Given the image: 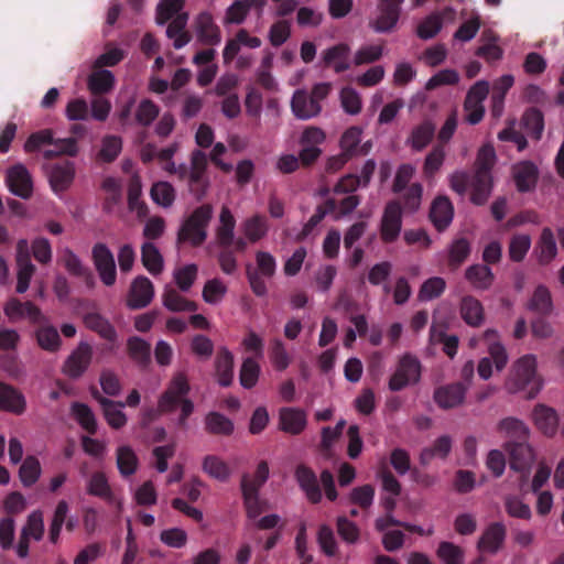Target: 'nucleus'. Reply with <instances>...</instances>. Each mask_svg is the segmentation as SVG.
I'll return each instance as SVG.
<instances>
[{
  "mask_svg": "<svg viewBox=\"0 0 564 564\" xmlns=\"http://www.w3.org/2000/svg\"><path fill=\"white\" fill-rule=\"evenodd\" d=\"M496 162L495 149L484 145L477 155L475 174L469 175L465 171H455L448 175L449 187L460 196L467 192L470 202L475 205H484L491 195L494 180L491 169Z\"/></svg>",
  "mask_w": 564,
  "mask_h": 564,
  "instance_id": "1",
  "label": "nucleus"
},
{
  "mask_svg": "<svg viewBox=\"0 0 564 564\" xmlns=\"http://www.w3.org/2000/svg\"><path fill=\"white\" fill-rule=\"evenodd\" d=\"M505 387L510 393L524 392L527 399H534L544 387V380L538 372V357L534 354H525L516 359Z\"/></svg>",
  "mask_w": 564,
  "mask_h": 564,
  "instance_id": "2",
  "label": "nucleus"
},
{
  "mask_svg": "<svg viewBox=\"0 0 564 564\" xmlns=\"http://www.w3.org/2000/svg\"><path fill=\"white\" fill-rule=\"evenodd\" d=\"M482 336L488 343L489 357H484L479 360L477 372L482 380H488L492 377L494 369L498 372L505 369L508 364L509 356L505 346L499 341L497 330L487 329Z\"/></svg>",
  "mask_w": 564,
  "mask_h": 564,
  "instance_id": "3",
  "label": "nucleus"
},
{
  "mask_svg": "<svg viewBox=\"0 0 564 564\" xmlns=\"http://www.w3.org/2000/svg\"><path fill=\"white\" fill-rule=\"evenodd\" d=\"M262 44L260 37L251 35L246 29H239L234 37L229 39L223 50V59L225 64L231 63L237 58V67L248 68L252 65L253 59L251 56L239 55L242 47L250 50L259 48Z\"/></svg>",
  "mask_w": 564,
  "mask_h": 564,
  "instance_id": "4",
  "label": "nucleus"
},
{
  "mask_svg": "<svg viewBox=\"0 0 564 564\" xmlns=\"http://www.w3.org/2000/svg\"><path fill=\"white\" fill-rule=\"evenodd\" d=\"M212 216L213 207L210 205H203L196 208L184 223L180 232V238L193 246L202 245L207 237L206 228Z\"/></svg>",
  "mask_w": 564,
  "mask_h": 564,
  "instance_id": "5",
  "label": "nucleus"
},
{
  "mask_svg": "<svg viewBox=\"0 0 564 564\" xmlns=\"http://www.w3.org/2000/svg\"><path fill=\"white\" fill-rule=\"evenodd\" d=\"M191 387L187 376L177 371L171 378L166 390L158 401L159 411L162 413L173 412L183 400L187 398Z\"/></svg>",
  "mask_w": 564,
  "mask_h": 564,
  "instance_id": "6",
  "label": "nucleus"
},
{
  "mask_svg": "<svg viewBox=\"0 0 564 564\" xmlns=\"http://www.w3.org/2000/svg\"><path fill=\"white\" fill-rule=\"evenodd\" d=\"M182 170V181L187 182L192 192L204 194L208 186L207 156L200 150H195L191 154L189 165L184 164Z\"/></svg>",
  "mask_w": 564,
  "mask_h": 564,
  "instance_id": "7",
  "label": "nucleus"
},
{
  "mask_svg": "<svg viewBox=\"0 0 564 564\" xmlns=\"http://www.w3.org/2000/svg\"><path fill=\"white\" fill-rule=\"evenodd\" d=\"M421 378V362L412 355H404L400 358L398 366L390 377L389 389L400 391L409 386L415 384Z\"/></svg>",
  "mask_w": 564,
  "mask_h": 564,
  "instance_id": "8",
  "label": "nucleus"
},
{
  "mask_svg": "<svg viewBox=\"0 0 564 564\" xmlns=\"http://www.w3.org/2000/svg\"><path fill=\"white\" fill-rule=\"evenodd\" d=\"M326 140L325 131L315 126L306 127L300 135L299 143L301 145L300 159L305 165L315 162L322 154L321 145Z\"/></svg>",
  "mask_w": 564,
  "mask_h": 564,
  "instance_id": "9",
  "label": "nucleus"
},
{
  "mask_svg": "<svg viewBox=\"0 0 564 564\" xmlns=\"http://www.w3.org/2000/svg\"><path fill=\"white\" fill-rule=\"evenodd\" d=\"M489 94V83L486 80H478L475 83L467 93L464 111L465 120L469 124H477L480 122L485 115L484 100Z\"/></svg>",
  "mask_w": 564,
  "mask_h": 564,
  "instance_id": "10",
  "label": "nucleus"
},
{
  "mask_svg": "<svg viewBox=\"0 0 564 564\" xmlns=\"http://www.w3.org/2000/svg\"><path fill=\"white\" fill-rule=\"evenodd\" d=\"M402 229V208L399 202L387 203L380 220V237L383 242H393Z\"/></svg>",
  "mask_w": 564,
  "mask_h": 564,
  "instance_id": "11",
  "label": "nucleus"
},
{
  "mask_svg": "<svg viewBox=\"0 0 564 564\" xmlns=\"http://www.w3.org/2000/svg\"><path fill=\"white\" fill-rule=\"evenodd\" d=\"M93 261L100 281L106 286H112L117 281L115 258L110 249L104 243L93 248Z\"/></svg>",
  "mask_w": 564,
  "mask_h": 564,
  "instance_id": "12",
  "label": "nucleus"
},
{
  "mask_svg": "<svg viewBox=\"0 0 564 564\" xmlns=\"http://www.w3.org/2000/svg\"><path fill=\"white\" fill-rule=\"evenodd\" d=\"M17 292L24 293L30 286V281L35 272V265L32 263L29 253V242L26 239H20L17 243Z\"/></svg>",
  "mask_w": 564,
  "mask_h": 564,
  "instance_id": "13",
  "label": "nucleus"
},
{
  "mask_svg": "<svg viewBox=\"0 0 564 564\" xmlns=\"http://www.w3.org/2000/svg\"><path fill=\"white\" fill-rule=\"evenodd\" d=\"M154 285L144 275L134 278L127 296V306L132 310L147 307L154 299Z\"/></svg>",
  "mask_w": 564,
  "mask_h": 564,
  "instance_id": "14",
  "label": "nucleus"
},
{
  "mask_svg": "<svg viewBox=\"0 0 564 564\" xmlns=\"http://www.w3.org/2000/svg\"><path fill=\"white\" fill-rule=\"evenodd\" d=\"M91 358V346L82 341L67 357L63 366V372L70 378H79L88 369Z\"/></svg>",
  "mask_w": 564,
  "mask_h": 564,
  "instance_id": "15",
  "label": "nucleus"
},
{
  "mask_svg": "<svg viewBox=\"0 0 564 564\" xmlns=\"http://www.w3.org/2000/svg\"><path fill=\"white\" fill-rule=\"evenodd\" d=\"M87 492L91 496L104 499L111 506H115L119 512L123 509L122 497L117 496L112 491L107 476L101 471L94 473L88 478Z\"/></svg>",
  "mask_w": 564,
  "mask_h": 564,
  "instance_id": "16",
  "label": "nucleus"
},
{
  "mask_svg": "<svg viewBox=\"0 0 564 564\" xmlns=\"http://www.w3.org/2000/svg\"><path fill=\"white\" fill-rule=\"evenodd\" d=\"M505 448L509 453L510 467L514 470H528L535 460V452L527 441H508Z\"/></svg>",
  "mask_w": 564,
  "mask_h": 564,
  "instance_id": "17",
  "label": "nucleus"
},
{
  "mask_svg": "<svg viewBox=\"0 0 564 564\" xmlns=\"http://www.w3.org/2000/svg\"><path fill=\"white\" fill-rule=\"evenodd\" d=\"M194 30L197 39L207 45H218L221 42V31L215 23L212 13L200 12L194 20Z\"/></svg>",
  "mask_w": 564,
  "mask_h": 564,
  "instance_id": "18",
  "label": "nucleus"
},
{
  "mask_svg": "<svg viewBox=\"0 0 564 564\" xmlns=\"http://www.w3.org/2000/svg\"><path fill=\"white\" fill-rule=\"evenodd\" d=\"M278 425L284 433L299 435L307 425L306 412L299 408H282L279 411Z\"/></svg>",
  "mask_w": 564,
  "mask_h": 564,
  "instance_id": "19",
  "label": "nucleus"
},
{
  "mask_svg": "<svg viewBox=\"0 0 564 564\" xmlns=\"http://www.w3.org/2000/svg\"><path fill=\"white\" fill-rule=\"evenodd\" d=\"M532 421L545 436L553 437L557 433L560 417L555 409L539 403L533 408Z\"/></svg>",
  "mask_w": 564,
  "mask_h": 564,
  "instance_id": "20",
  "label": "nucleus"
},
{
  "mask_svg": "<svg viewBox=\"0 0 564 564\" xmlns=\"http://www.w3.org/2000/svg\"><path fill=\"white\" fill-rule=\"evenodd\" d=\"M7 184L12 194L29 198L32 194V178L29 171L22 164L14 165L7 172Z\"/></svg>",
  "mask_w": 564,
  "mask_h": 564,
  "instance_id": "21",
  "label": "nucleus"
},
{
  "mask_svg": "<svg viewBox=\"0 0 564 564\" xmlns=\"http://www.w3.org/2000/svg\"><path fill=\"white\" fill-rule=\"evenodd\" d=\"M291 109L297 119L307 120L318 116L322 106L312 95L310 96L305 90L299 89L293 94Z\"/></svg>",
  "mask_w": 564,
  "mask_h": 564,
  "instance_id": "22",
  "label": "nucleus"
},
{
  "mask_svg": "<svg viewBox=\"0 0 564 564\" xmlns=\"http://www.w3.org/2000/svg\"><path fill=\"white\" fill-rule=\"evenodd\" d=\"M467 391L465 383H451L434 392V401L442 409H453L463 404Z\"/></svg>",
  "mask_w": 564,
  "mask_h": 564,
  "instance_id": "23",
  "label": "nucleus"
},
{
  "mask_svg": "<svg viewBox=\"0 0 564 564\" xmlns=\"http://www.w3.org/2000/svg\"><path fill=\"white\" fill-rule=\"evenodd\" d=\"M533 254L541 265L550 264L557 256V245L553 231L545 227L542 229L535 243Z\"/></svg>",
  "mask_w": 564,
  "mask_h": 564,
  "instance_id": "24",
  "label": "nucleus"
},
{
  "mask_svg": "<svg viewBox=\"0 0 564 564\" xmlns=\"http://www.w3.org/2000/svg\"><path fill=\"white\" fill-rule=\"evenodd\" d=\"M269 228V220L262 214H253L245 218L240 224L241 234L250 243H256L265 238Z\"/></svg>",
  "mask_w": 564,
  "mask_h": 564,
  "instance_id": "25",
  "label": "nucleus"
},
{
  "mask_svg": "<svg viewBox=\"0 0 564 564\" xmlns=\"http://www.w3.org/2000/svg\"><path fill=\"white\" fill-rule=\"evenodd\" d=\"M538 169L528 161L519 162L512 167V177L519 192L525 193L534 189L538 182Z\"/></svg>",
  "mask_w": 564,
  "mask_h": 564,
  "instance_id": "26",
  "label": "nucleus"
},
{
  "mask_svg": "<svg viewBox=\"0 0 564 564\" xmlns=\"http://www.w3.org/2000/svg\"><path fill=\"white\" fill-rule=\"evenodd\" d=\"M75 176L73 162L57 163L51 166L48 172L50 184L55 193L64 192L70 186Z\"/></svg>",
  "mask_w": 564,
  "mask_h": 564,
  "instance_id": "27",
  "label": "nucleus"
},
{
  "mask_svg": "<svg viewBox=\"0 0 564 564\" xmlns=\"http://www.w3.org/2000/svg\"><path fill=\"white\" fill-rule=\"evenodd\" d=\"M454 217V207L446 196H437L431 206L430 218L437 230L449 226Z\"/></svg>",
  "mask_w": 564,
  "mask_h": 564,
  "instance_id": "28",
  "label": "nucleus"
},
{
  "mask_svg": "<svg viewBox=\"0 0 564 564\" xmlns=\"http://www.w3.org/2000/svg\"><path fill=\"white\" fill-rule=\"evenodd\" d=\"M215 376L223 387L231 384L234 379V355L227 347H219L215 358Z\"/></svg>",
  "mask_w": 564,
  "mask_h": 564,
  "instance_id": "29",
  "label": "nucleus"
},
{
  "mask_svg": "<svg viewBox=\"0 0 564 564\" xmlns=\"http://www.w3.org/2000/svg\"><path fill=\"white\" fill-rule=\"evenodd\" d=\"M506 538V528L502 523L490 524L481 534L477 547L480 552L496 553Z\"/></svg>",
  "mask_w": 564,
  "mask_h": 564,
  "instance_id": "30",
  "label": "nucleus"
},
{
  "mask_svg": "<svg viewBox=\"0 0 564 564\" xmlns=\"http://www.w3.org/2000/svg\"><path fill=\"white\" fill-rule=\"evenodd\" d=\"M459 313L463 321L473 327L480 326L485 321V311L481 302L471 295L462 299Z\"/></svg>",
  "mask_w": 564,
  "mask_h": 564,
  "instance_id": "31",
  "label": "nucleus"
},
{
  "mask_svg": "<svg viewBox=\"0 0 564 564\" xmlns=\"http://www.w3.org/2000/svg\"><path fill=\"white\" fill-rule=\"evenodd\" d=\"M162 305L171 312H195L197 304L187 300L176 289L165 285L161 295Z\"/></svg>",
  "mask_w": 564,
  "mask_h": 564,
  "instance_id": "32",
  "label": "nucleus"
},
{
  "mask_svg": "<svg viewBox=\"0 0 564 564\" xmlns=\"http://www.w3.org/2000/svg\"><path fill=\"white\" fill-rule=\"evenodd\" d=\"M95 399L100 403L104 411V416L107 421V423L112 429H121L127 423V415L123 412L124 404L123 403H117L113 402L107 398H104L100 395L99 392H96Z\"/></svg>",
  "mask_w": 564,
  "mask_h": 564,
  "instance_id": "33",
  "label": "nucleus"
},
{
  "mask_svg": "<svg viewBox=\"0 0 564 564\" xmlns=\"http://www.w3.org/2000/svg\"><path fill=\"white\" fill-rule=\"evenodd\" d=\"M350 47L340 43L323 52L325 64L332 67L336 73H341L350 68L349 63Z\"/></svg>",
  "mask_w": 564,
  "mask_h": 564,
  "instance_id": "34",
  "label": "nucleus"
},
{
  "mask_svg": "<svg viewBox=\"0 0 564 564\" xmlns=\"http://www.w3.org/2000/svg\"><path fill=\"white\" fill-rule=\"evenodd\" d=\"M497 432L509 441H527L530 436L529 426L516 417H506L498 422Z\"/></svg>",
  "mask_w": 564,
  "mask_h": 564,
  "instance_id": "35",
  "label": "nucleus"
},
{
  "mask_svg": "<svg viewBox=\"0 0 564 564\" xmlns=\"http://www.w3.org/2000/svg\"><path fill=\"white\" fill-rule=\"evenodd\" d=\"M116 463L122 477L135 474L139 468L138 455L129 444H120L116 448Z\"/></svg>",
  "mask_w": 564,
  "mask_h": 564,
  "instance_id": "36",
  "label": "nucleus"
},
{
  "mask_svg": "<svg viewBox=\"0 0 564 564\" xmlns=\"http://www.w3.org/2000/svg\"><path fill=\"white\" fill-rule=\"evenodd\" d=\"M116 78L112 72L104 68H93L87 78V87L93 95L107 94L115 87Z\"/></svg>",
  "mask_w": 564,
  "mask_h": 564,
  "instance_id": "37",
  "label": "nucleus"
},
{
  "mask_svg": "<svg viewBox=\"0 0 564 564\" xmlns=\"http://www.w3.org/2000/svg\"><path fill=\"white\" fill-rule=\"evenodd\" d=\"M241 490L245 506L249 518H257L264 508V503L259 499L257 486L250 481L249 475H243L241 479Z\"/></svg>",
  "mask_w": 564,
  "mask_h": 564,
  "instance_id": "38",
  "label": "nucleus"
},
{
  "mask_svg": "<svg viewBox=\"0 0 564 564\" xmlns=\"http://www.w3.org/2000/svg\"><path fill=\"white\" fill-rule=\"evenodd\" d=\"M203 471L220 482L229 480L232 470L227 462L217 455H206L202 462Z\"/></svg>",
  "mask_w": 564,
  "mask_h": 564,
  "instance_id": "39",
  "label": "nucleus"
},
{
  "mask_svg": "<svg viewBox=\"0 0 564 564\" xmlns=\"http://www.w3.org/2000/svg\"><path fill=\"white\" fill-rule=\"evenodd\" d=\"M465 278L468 283L476 290H488L495 280L494 272L488 265L473 264L465 271Z\"/></svg>",
  "mask_w": 564,
  "mask_h": 564,
  "instance_id": "40",
  "label": "nucleus"
},
{
  "mask_svg": "<svg viewBox=\"0 0 564 564\" xmlns=\"http://www.w3.org/2000/svg\"><path fill=\"white\" fill-rule=\"evenodd\" d=\"M295 477L307 499L313 503L319 502L322 499V492L317 485L315 474L305 466H299L295 471Z\"/></svg>",
  "mask_w": 564,
  "mask_h": 564,
  "instance_id": "41",
  "label": "nucleus"
},
{
  "mask_svg": "<svg viewBox=\"0 0 564 564\" xmlns=\"http://www.w3.org/2000/svg\"><path fill=\"white\" fill-rule=\"evenodd\" d=\"M236 218L229 207L223 206L218 217L216 237L221 246L231 245L235 237Z\"/></svg>",
  "mask_w": 564,
  "mask_h": 564,
  "instance_id": "42",
  "label": "nucleus"
},
{
  "mask_svg": "<svg viewBox=\"0 0 564 564\" xmlns=\"http://www.w3.org/2000/svg\"><path fill=\"white\" fill-rule=\"evenodd\" d=\"M435 133V126L431 120H425L415 126L406 143L415 151H421L427 147Z\"/></svg>",
  "mask_w": 564,
  "mask_h": 564,
  "instance_id": "43",
  "label": "nucleus"
},
{
  "mask_svg": "<svg viewBox=\"0 0 564 564\" xmlns=\"http://www.w3.org/2000/svg\"><path fill=\"white\" fill-rule=\"evenodd\" d=\"M141 260L144 268L152 274L159 275L164 269V260L159 248L151 241L141 246Z\"/></svg>",
  "mask_w": 564,
  "mask_h": 564,
  "instance_id": "44",
  "label": "nucleus"
},
{
  "mask_svg": "<svg viewBox=\"0 0 564 564\" xmlns=\"http://www.w3.org/2000/svg\"><path fill=\"white\" fill-rule=\"evenodd\" d=\"M188 15L186 13L177 14L166 29V35L173 40V46L176 50L184 47L189 41L191 35L185 30Z\"/></svg>",
  "mask_w": 564,
  "mask_h": 564,
  "instance_id": "45",
  "label": "nucleus"
},
{
  "mask_svg": "<svg viewBox=\"0 0 564 564\" xmlns=\"http://www.w3.org/2000/svg\"><path fill=\"white\" fill-rule=\"evenodd\" d=\"M338 99L343 111L349 116H358L364 106L360 93L351 86L343 87L338 93Z\"/></svg>",
  "mask_w": 564,
  "mask_h": 564,
  "instance_id": "46",
  "label": "nucleus"
},
{
  "mask_svg": "<svg viewBox=\"0 0 564 564\" xmlns=\"http://www.w3.org/2000/svg\"><path fill=\"white\" fill-rule=\"evenodd\" d=\"M452 451V438L447 435L438 437L431 446L425 447L420 455L423 465L430 464L433 459H445Z\"/></svg>",
  "mask_w": 564,
  "mask_h": 564,
  "instance_id": "47",
  "label": "nucleus"
},
{
  "mask_svg": "<svg viewBox=\"0 0 564 564\" xmlns=\"http://www.w3.org/2000/svg\"><path fill=\"white\" fill-rule=\"evenodd\" d=\"M364 129L358 126L347 128L339 139V148L350 156L359 154L361 151V139Z\"/></svg>",
  "mask_w": 564,
  "mask_h": 564,
  "instance_id": "48",
  "label": "nucleus"
},
{
  "mask_svg": "<svg viewBox=\"0 0 564 564\" xmlns=\"http://www.w3.org/2000/svg\"><path fill=\"white\" fill-rule=\"evenodd\" d=\"M0 409L22 413L25 409V399L15 389L7 384H0Z\"/></svg>",
  "mask_w": 564,
  "mask_h": 564,
  "instance_id": "49",
  "label": "nucleus"
},
{
  "mask_svg": "<svg viewBox=\"0 0 564 564\" xmlns=\"http://www.w3.org/2000/svg\"><path fill=\"white\" fill-rule=\"evenodd\" d=\"M532 246V238L529 234L518 232L511 236L508 254L511 261L521 262L525 259Z\"/></svg>",
  "mask_w": 564,
  "mask_h": 564,
  "instance_id": "50",
  "label": "nucleus"
},
{
  "mask_svg": "<svg viewBox=\"0 0 564 564\" xmlns=\"http://www.w3.org/2000/svg\"><path fill=\"white\" fill-rule=\"evenodd\" d=\"M172 275L178 290L188 292L197 279L198 267L194 263L182 264L173 270Z\"/></svg>",
  "mask_w": 564,
  "mask_h": 564,
  "instance_id": "51",
  "label": "nucleus"
},
{
  "mask_svg": "<svg viewBox=\"0 0 564 564\" xmlns=\"http://www.w3.org/2000/svg\"><path fill=\"white\" fill-rule=\"evenodd\" d=\"M227 291V284L221 279L213 278L205 282L202 296L207 304L218 305L224 301Z\"/></svg>",
  "mask_w": 564,
  "mask_h": 564,
  "instance_id": "52",
  "label": "nucleus"
},
{
  "mask_svg": "<svg viewBox=\"0 0 564 564\" xmlns=\"http://www.w3.org/2000/svg\"><path fill=\"white\" fill-rule=\"evenodd\" d=\"M436 556L443 564H464L465 562L463 547L449 541L440 542Z\"/></svg>",
  "mask_w": 564,
  "mask_h": 564,
  "instance_id": "53",
  "label": "nucleus"
},
{
  "mask_svg": "<svg viewBox=\"0 0 564 564\" xmlns=\"http://www.w3.org/2000/svg\"><path fill=\"white\" fill-rule=\"evenodd\" d=\"M528 308L539 314H550L553 308L550 290L544 285L536 286L528 303Z\"/></svg>",
  "mask_w": 564,
  "mask_h": 564,
  "instance_id": "54",
  "label": "nucleus"
},
{
  "mask_svg": "<svg viewBox=\"0 0 564 564\" xmlns=\"http://www.w3.org/2000/svg\"><path fill=\"white\" fill-rule=\"evenodd\" d=\"M261 372V368L259 362L251 357H247L242 360L240 371H239V381L240 384L245 389H251L253 388L258 380Z\"/></svg>",
  "mask_w": 564,
  "mask_h": 564,
  "instance_id": "55",
  "label": "nucleus"
},
{
  "mask_svg": "<svg viewBox=\"0 0 564 564\" xmlns=\"http://www.w3.org/2000/svg\"><path fill=\"white\" fill-rule=\"evenodd\" d=\"M251 8L249 0H236L227 9L223 19L224 25L241 24L248 17Z\"/></svg>",
  "mask_w": 564,
  "mask_h": 564,
  "instance_id": "56",
  "label": "nucleus"
},
{
  "mask_svg": "<svg viewBox=\"0 0 564 564\" xmlns=\"http://www.w3.org/2000/svg\"><path fill=\"white\" fill-rule=\"evenodd\" d=\"M401 10L378 8V15L372 22L375 31L383 33L393 30L400 18Z\"/></svg>",
  "mask_w": 564,
  "mask_h": 564,
  "instance_id": "57",
  "label": "nucleus"
},
{
  "mask_svg": "<svg viewBox=\"0 0 564 564\" xmlns=\"http://www.w3.org/2000/svg\"><path fill=\"white\" fill-rule=\"evenodd\" d=\"M86 326L98 333L102 338L113 341L116 339V330L111 324L97 313H91L85 316Z\"/></svg>",
  "mask_w": 564,
  "mask_h": 564,
  "instance_id": "58",
  "label": "nucleus"
},
{
  "mask_svg": "<svg viewBox=\"0 0 564 564\" xmlns=\"http://www.w3.org/2000/svg\"><path fill=\"white\" fill-rule=\"evenodd\" d=\"M446 288V282L441 276H432L423 282L421 285L417 297L422 302L432 301L443 294Z\"/></svg>",
  "mask_w": 564,
  "mask_h": 564,
  "instance_id": "59",
  "label": "nucleus"
},
{
  "mask_svg": "<svg viewBox=\"0 0 564 564\" xmlns=\"http://www.w3.org/2000/svg\"><path fill=\"white\" fill-rule=\"evenodd\" d=\"M151 198L163 208L172 206L175 199V189L167 182H158L151 188Z\"/></svg>",
  "mask_w": 564,
  "mask_h": 564,
  "instance_id": "60",
  "label": "nucleus"
},
{
  "mask_svg": "<svg viewBox=\"0 0 564 564\" xmlns=\"http://www.w3.org/2000/svg\"><path fill=\"white\" fill-rule=\"evenodd\" d=\"M269 359L278 371H284L292 361V357L288 352L284 344L279 339L271 343Z\"/></svg>",
  "mask_w": 564,
  "mask_h": 564,
  "instance_id": "61",
  "label": "nucleus"
},
{
  "mask_svg": "<svg viewBox=\"0 0 564 564\" xmlns=\"http://www.w3.org/2000/svg\"><path fill=\"white\" fill-rule=\"evenodd\" d=\"M446 152L443 145H435L426 155L423 164V173L427 178L433 177L442 167Z\"/></svg>",
  "mask_w": 564,
  "mask_h": 564,
  "instance_id": "62",
  "label": "nucleus"
},
{
  "mask_svg": "<svg viewBox=\"0 0 564 564\" xmlns=\"http://www.w3.org/2000/svg\"><path fill=\"white\" fill-rule=\"evenodd\" d=\"M36 339L40 347L47 351H56L61 346L58 332L51 325L40 327L36 332Z\"/></svg>",
  "mask_w": 564,
  "mask_h": 564,
  "instance_id": "63",
  "label": "nucleus"
},
{
  "mask_svg": "<svg viewBox=\"0 0 564 564\" xmlns=\"http://www.w3.org/2000/svg\"><path fill=\"white\" fill-rule=\"evenodd\" d=\"M160 108L150 99H142L135 108V121L144 127L150 126L159 116Z\"/></svg>",
  "mask_w": 564,
  "mask_h": 564,
  "instance_id": "64",
  "label": "nucleus"
}]
</instances>
